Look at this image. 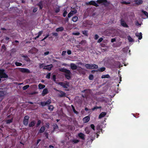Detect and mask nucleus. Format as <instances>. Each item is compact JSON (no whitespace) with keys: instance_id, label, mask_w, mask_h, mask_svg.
<instances>
[{"instance_id":"1","label":"nucleus","mask_w":148,"mask_h":148,"mask_svg":"<svg viewBox=\"0 0 148 148\" xmlns=\"http://www.w3.org/2000/svg\"><path fill=\"white\" fill-rule=\"evenodd\" d=\"M60 71L65 73L64 75L65 77L68 79H70L71 78V73L70 70L64 68H61L59 69Z\"/></svg>"},{"instance_id":"2","label":"nucleus","mask_w":148,"mask_h":148,"mask_svg":"<svg viewBox=\"0 0 148 148\" xmlns=\"http://www.w3.org/2000/svg\"><path fill=\"white\" fill-rule=\"evenodd\" d=\"M96 2L98 4H101L105 7H107L110 3V1L107 0H97Z\"/></svg>"},{"instance_id":"3","label":"nucleus","mask_w":148,"mask_h":148,"mask_svg":"<svg viewBox=\"0 0 148 148\" xmlns=\"http://www.w3.org/2000/svg\"><path fill=\"white\" fill-rule=\"evenodd\" d=\"M85 66L86 69H97L98 68V65L95 64H86Z\"/></svg>"},{"instance_id":"4","label":"nucleus","mask_w":148,"mask_h":148,"mask_svg":"<svg viewBox=\"0 0 148 148\" xmlns=\"http://www.w3.org/2000/svg\"><path fill=\"white\" fill-rule=\"evenodd\" d=\"M4 69H0V77L1 78H7L8 76V75L4 73Z\"/></svg>"},{"instance_id":"5","label":"nucleus","mask_w":148,"mask_h":148,"mask_svg":"<svg viewBox=\"0 0 148 148\" xmlns=\"http://www.w3.org/2000/svg\"><path fill=\"white\" fill-rule=\"evenodd\" d=\"M29 118V117L28 115H26L24 117L23 121V123L25 126H27L28 125Z\"/></svg>"},{"instance_id":"6","label":"nucleus","mask_w":148,"mask_h":148,"mask_svg":"<svg viewBox=\"0 0 148 148\" xmlns=\"http://www.w3.org/2000/svg\"><path fill=\"white\" fill-rule=\"evenodd\" d=\"M19 71L23 73H30L31 72L27 68H19Z\"/></svg>"},{"instance_id":"7","label":"nucleus","mask_w":148,"mask_h":148,"mask_svg":"<svg viewBox=\"0 0 148 148\" xmlns=\"http://www.w3.org/2000/svg\"><path fill=\"white\" fill-rule=\"evenodd\" d=\"M88 5H92L97 7L99 6V5L97 4L95 1H91L86 4Z\"/></svg>"},{"instance_id":"8","label":"nucleus","mask_w":148,"mask_h":148,"mask_svg":"<svg viewBox=\"0 0 148 148\" xmlns=\"http://www.w3.org/2000/svg\"><path fill=\"white\" fill-rule=\"evenodd\" d=\"M121 64L119 61H114L113 64L114 68H119L120 67Z\"/></svg>"},{"instance_id":"9","label":"nucleus","mask_w":148,"mask_h":148,"mask_svg":"<svg viewBox=\"0 0 148 148\" xmlns=\"http://www.w3.org/2000/svg\"><path fill=\"white\" fill-rule=\"evenodd\" d=\"M120 23L121 25L125 27L128 28L129 26L127 25L125 21L123 19H121L120 20Z\"/></svg>"},{"instance_id":"10","label":"nucleus","mask_w":148,"mask_h":148,"mask_svg":"<svg viewBox=\"0 0 148 148\" xmlns=\"http://www.w3.org/2000/svg\"><path fill=\"white\" fill-rule=\"evenodd\" d=\"M134 2L135 3L132 4L133 5H134L135 4L137 5H139L142 4L143 3L142 0H134Z\"/></svg>"},{"instance_id":"11","label":"nucleus","mask_w":148,"mask_h":148,"mask_svg":"<svg viewBox=\"0 0 148 148\" xmlns=\"http://www.w3.org/2000/svg\"><path fill=\"white\" fill-rule=\"evenodd\" d=\"M58 84L64 88L66 89L68 88L67 86H68V84L67 83H64L63 82H59L58 83Z\"/></svg>"},{"instance_id":"12","label":"nucleus","mask_w":148,"mask_h":148,"mask_svg":"<svg viewBox=\"0 0 148 148\" xmlns=\"http://www.w3.org/2000/svg\"><path fill=\"white\" fill-rule=\"evenodd\" d=\"M70 66L71 69L73 70H76L77 68V65L73 63H71Z\"/></svg>"},{"instance_id":"13","label":"nucleus","mask_w":148,"mask_h":148,"mask_svg":"<svg viewBox=\"0 0 148 148\" xmlns=\"http://www.w3.org/2000/svg\"><path fill=\"white\" fill-rule=\"evenodd\" d=\"M58 91L61 93V94L58 95L59 97H66V93L60 90H58Z\"/></svg>"},{"instance_id":"14","label":"nucleus","mask_w":148,"mask_h":148,"mask_svg":"<svg viewBox=\"0 0 148 148\" xmlns=\"http://www.w3.org/2000/svg\"><path fill=\"white\" fill-rule=\"evenodd\" d=\"M52 67V65L51 64L49 65H47V66H45L44 67L43 69H44L47 70L49 71H50Z\"/></svg>"},{"instance_id":"15","label":"nucleus","mask_w":148,"mask_h":148,"mask_svg":"<svg viewBox=\"0 0 148 148\" xmlns=\"http://www.w3.org/2000/svg\"><path fill=\"white\" fill-rule=\"evenodd\" d=\"M90 120V117L88 116H87L83 119V121L84 123H86L88 122Z\"/></svg>"},{"instance_id":"16","label":"nucleus","mask_w":148,"mask_h":148,"mask_svg":"<svg viewBox=\"0 0 148 148\" xmlns=\"http://www.w3.org/2000/svg\"><path fill=\"white\" fill-rule=\"evenodd\" d=\"M78 135L79 138L81 139L82 140H85V135L84 134L82 133H80L78 134Z\"/></svg>"},{"instance_id":"17","label":"nucleus","mask_w":148,"mask_h":148,"mask_svg":"<svg viewBox=\"0 0 148 148\" xmlns=\"http://www.w3.org/2000/svg\"><path fill=\"white\" fill-rule=\"evenodd\" d=\"M37 5L39 7L40 9L42 10L43 8V1H41L37 4Z\"/></svg>"},{"instance_id":"18","label":"nucleus","mask_w":148,"mask_h":148,"mask_svg":"<svg viewBox=\"0 0 148 148\" xmlns=\"http://www.w3.org/2000/svg\"><path fill=\"white\" fill-rule=\"evenodd\" d=\"M70 141L73 144H77L79 142L80 140L76 139H73L71 140Z\"/></svg>"},{"instance_id":"19","label":"nucleus","mask_w":148,"mask_h":148,"mask_svg":"<svg viewBox=\"0 0 148 148\" xmlns=\"http://www.w3.org/2000/svg\"><path fill=\"white\" fill-rule=\"evenodd\" d=\"M36 123V121L34 120L32 121L29 124V127H31L34 126Z\"/></svg>"},{"instance_id":"20","label":"nucleus","mask_w":148,"mask_h":148,"mask_svg":"<svg viewBox=\"0 0 148 148\" xmlns=\"http://www.w3.org/2000/svg\"><path fill=\"white\" fill-rule=\"evenodd\" d=\"M48 89L46 88L44 89L43 90L42 93V96H44L45 95L47 94L48 93Z\"/></svg>"},{"instance_id":"21","label":"nucleus","mask_w":148,"mask_h":148,"mask_svg":"<svg viewBox=\"0 0 148 148\" xmlns=\"http://www.w3.org/2000/svg\"><path fill=\"white\" fill-rule=\"evenodd\" d=\"M83 69L80 67H78V68L77 69V71L80 73H82L83 74L85 73V72L84 71H83L82 70Z\"/></svg>"},{"instance_id":"22","label":"nucleus","mask_w":148,"mask_h":148,"mask_svg":"<svg viewBox=\"0 0 148 148\" xmlns=\"http://www.w3.org/2000/svg\"><path fill=\"white\" fill-rule=\"evenodd\" d=\"M85 131L87 134H89L90 132V128L88 127H86L85 129Z\"/></svg>"},{"instance_id":"23","label":"nucleus","mask_w":148,"mask_h":148,"mask_svg":"<svg viewBox=\"0 0 148 148\" xmlns=\"http://www.w3.org/2000/svg\"><path fill=\"white\" fill-rule=\"evenodd\" d=\"M106 113L105 112H102L99 115V118L101 119L104 117L106 114Z\"/></svg>"},{"instance_id":"24","label":"nucleus","mask_w":148,"mask_h":148,"mask_svg":"<svg viewBox=\"0 0 148 148\" xmlns=\"http://www.w3.org/2000/svg\"><path fill=\"white\" fill-rule=\"evenodd\" d=\"M45 127L44 126L41 127L38 133H43L45 131Z\"/></svg>"},{"instance_id":"25","label":"nucleus","mask_w":148,"mask_h":148,"mask_svg":"<svg viewBox=\"0 0 148 148\" xmlns=\"http://www.w3.org/2000/svg\"><path fill=\"white\" fill-rule=\"evenodd\" d=\"M64 30V28L62 27H61L57 28L56 29V31L57 32H62Z\"/></svg>"},{"instance_id":"26","label":"nucleus","mask_w":148,"mask_h":148,"mask_svg":"<svg viewBox=\"0 0 148 148\" xmlns=\"http://www.w3.org/2000/svg\"><path fill=\"white\" fill-rule=\"evenodd\" d=\"M22 57L24 58V59L25 61L27 62L30 61V60L27 56L23 55L22 56Z\"/></svg>"},{"instance_id":"27","label":"nucleus","mask_w":148,"mask_h":148,"mask_svg":"<svg viewBox=\"0 0 148 148\" xmlns=\"http://www.w3.org/2000/svg\"><path fill=\"white\" fill-rule=\"evenodd\" d=\"M106 69V68L104 67H102L99 69H98L96 71H100V72H103Z\"/></svg>"},{"instance_id":"28","label":"nucleus","mask_w":148,"mask_h":148,"mask_svg":"<svg viewBox=\"0 0 148 148\" xmlns=\"http://www.w3.org/2000/svg\"><path fill=\"white\" fill-rule=\"evenodd\" d=\"M131 1L130 0H129L127 2H126L125 1H121V3L122 4H130L131 3Z\"/></svg>"},{"instance_id":"29","label":"nucleus","mask_w":148,"mask_h":148,"mask_svg":"<svg viewBox=\"0 0 148 148\" xmlns=\"http://www.w3.org/2000/svg\"><path fill=\"white\" fill-rule=\"evenodd\" d=\"M38 88L40 89H42L44 88L45 87V86L44 85L40 84L38 85Z\"/></svg>"},{"instance_id":"30","label":"nucleus","mask_w":148,"mask_h":148,"mask_svg":"<svg viewBox=\"0 0 148 148\" xmlns=\"http://www.w3.org/2000/svg\"><path fill=\"white\" fill-rule=\"evenodd\" d=\"M110 77V76L108 74H107L106 75H103L101 77V78L102 79L107 78H109Z\"/></svg>"},{"instance_id":"31","label":"nucleus","mask_w":148,"mask_h":148,"mask_svg":"<svg viewBox=\"0 0 148 148\" xmlns=\"http://www.w3.org/2000/svg\"><path fill=\"white\" fill-rule=\"evenodd\" d=\"M78 20V17L77 16H75L73 17L72 21L74 22H76Z\"/></svg>"},{"instance_id":"32","label":"nucleus","mask_w":148,"mask_h":148,"mask_svg":"<svg viewBox=\"0 0 148 148\" xmlns=\"http://www.w3.org/2000/svg\"><path fill=\"white\" fill-rule=\"evenodd\" d=\"M60 7L59 6H58L57 7H56V9L55 10V12L56 13H58L60 11Z\"/></svg>"},{"instance_id":"33","label":"nucleus","mask_w":148,"mask_h":148,"mask_svg":"<svg viewBox=\"0 0 148 148\" xmlns=\"http://www.w3.org/2000/svg\"><path fill=\"white\" fill-rule=\"evenodd\" d=\"M82 34L85 36H88V31L87 30H84L82 32Z\"/></svg>"},{"instance_id":"34","label":"nucleus","mask_w":148,"mask_h":148,"mask_svg":"<svg viewBox=\"0 0 148 148\" xmlns=\"http://www.w3.org/2000/svg\"><path fill=\"white\" fill-rule=\"evenodd\" d=\"M136 36H137L138 37V39H139L140 40H141L142 38V34L141 32H140L139 33V34L136 35Z\"/></svg>"},{"instance_id":"35","label":"nucleus","mask_w":148,"mask_h":148,"mask_svg":"<svg viewBox=\"0 0 148 148\" xmlns=\"http://www.w3.org/2000/svg\"><path fill=\"white\" fill-rule=\"evenodd\" d=\"M13 121V119H8L6 121V123L7 124H10L12 123Z\"/></svg>"},{"instance_id":"36","label":"nucleus","mask_w":148,"mask_h":148,"mask_svg":"<svg viewBox=\"0 0 148 148\" xmlns=\"http://www.w3.org/2000/svg\"><path fill=\"white\" fill-rule=\"evenodd\" d=\"M53 129L54 130L58 129V127L57 125L56 124H53Z\"/></svg>"},{"instance_id":"37","label":"nucleus","mask_w":148,"mask_h":148,"mask_svg":"<svg viewBox=\"0 0 148 148\" xmlns=\"http://www.w3.org/2000/svg\"><path fill=\"white\" fill-rule=\"evenodd\" d=\"M29 87V85H27L25 86H24L23 87V89L24 90H26Z\"/></svg>"},{"instance_id":"38","label":"nucleus","mask_w":148,"mask_h":148,"mask_svg":"<svg viewBox=\"0 0 148 148\" xmlns=\"http://www.w3.org/2000/svg\"><path fill=\"white\" fill-rule=\"evenodd\" d=\"M45 64L44 63L40 64V63L39 64V68L40 69L42 68L43 67H44L45 66Z\"/></svg>"},{"instance_id":"39","label":"nucleus","mask_w":148,"mask_h":148,"mask_svg":"<svg viewBox=\"0 0 148 148\" xmlns=\"http://www.w3.org/2000/svg\"><path fill=\"white\" fill-rule=\"evenodd\" d=\"M46 105L49 104L51 103V100L50 99H48L45 102Z\"/></svg>"},{"instance_id":"40","label":"nucleus","mask_w":148,"mask_h":148,"mask_svg":"<svg viewBox=\"0 0 148 148\" xmlns=\"http://www.w3.org/2000/svg\"><path fill=\"white\" fill-rule=\"evenodd\" d=\"M17 24L19 25H21L23 24V22L19 20H17Z\"/></svg>"},{"instance_id":"41","label":"nucleus","mask_w":148,"mask_h":148,"mask_svg":"<svg viewBox=\"0 0 148 148\" xmlns=\"http://www.w3.org/2000/svg\"><path fill=\"white\" fill-rule=\"evenodd\" d=\"M142 12L145 15V16L148 18V13L147 12L143 10L142 11Z\"/></svg>"},{"instance_id":"42","label":"nucleus","mask_w":148,"mask_h":148,"mask_svg":"<svg viewBox=\"0 0 148 148\" xmlns=\"http://www.w3.org/2000/svg\"><path fill=\"white\" fill-rule=\"evenodd\" d=\"M71 106H72V108L73 109V112H74V113L76 114H78V112L75 110V108L73 106V105H72Z\"/></svg>"},{"instance_id":"43","label":"nucleus","mask_w":148,"mask_h":148,"mask_svg":"<svg viewBox=\"0 0 148 148\" xmlns=\"http://www.w3.org/2000/svg\"><path fill=\"white\" fill-rule=\"evenodd\" d=\"M101 108V106L97 107V106H96L94 107V108H93L92 109V110L93 111H94L95 110H97V109H99V108Z\"/></svg>"},{"instance_id":"44","label":"nucleus","mask_w":148,"mask_h":148,"mask_svg":"<svg viewBox=\"0 0 148 148\" xmlns=\"http://www.w3.org/2000/svg\"><path fill=\"white\" fill-rule=\"evenodd\" d=\"M48 109L50 111H52L53 110V106L50 105L49 106Z\"/></svg>"},{"instance_id":"45","label":"nucleus","mask_w":148,"mask_h":148,"mask_svg":"<svg viewBox=\"0 0 148 148\" xmlns=\"http://www.w3.org/2000/svg\"><path fill=\"white\" fill-rule=\"evenodd\" d=\"M94 79L93 75L92 74H90L89 75V79L90 80H92Z\"/></svg>"},{"instance_id":"46","label":"nucleus","mask_w":148,"mask_h":148,"mask_svg":"<svg viewBox=\"0 0 148 148\" xmlns=\"http://www.w3.org/2000/svg\"><path fill=\"white\" fill-rule=\"evenodd\" d=\"M73 15V13L71 12H70L68 14V18H69Z\"/></svg>"},{"instance_id":"47","label":"nucleus","mask_w":148,"mask_h":148,"mask_svg":"<svg viewBox=\"0 0 148 148\" xmlns=\"http://www.w3.org/2000/svg\"><path fill=\"white\" fill-rule=\"evenodd\" d=\"M15 64L17 66H20L22 65V64L20 62H16L15 63Z\"/></svg>"},{"instance_id":"48","label":"nucleus","mask_w":148,"mask_h":148,"mask_svg":"<svg viewBox=\"0 0 148 148\" xmlns=\"http://www.w3.org/2000/svg\"><path fill=\"white\" fill-rule=\"evenodd\" d=\"M4 91H0V97L4 96Z\"/></svg>"},{"instance_id":"49","label":"nucleus","mask_w":148,"mask_h":148,"mask_svg":"<svg viewBox=\"0 0 148 148\" xmlns=\"http://www.w3.org/2000/svg\"><path fill=\"white\" fill-rule=\"evenodd\" d=\"M41 122V121L39 120L38 121L36 125V127H38L40 125Z\"/></svg>"},{"instance_id":"50","label":"nucleus","mask_w":148,"mask_h":148,"mask_svg":"<svg viewBox=\"0 0 148 148\" xmlns=\"http://www.w3.org/2000/svg\"><path fill=\"white\" fill-rule=\"evenodd\" d=\"M51 73H48L46 76V78L47 79H50V78Z\"/></svg>"},{"instance_id":"51","label":"nucleus","mask_w":148,"mask_h":148,"mask_svg":"<svg viewBox=\"0 0 148 148\" xmlns=\"http://www.w3.org/2000/svg\"><path fill=\"white\" fill-rule=\"evenodd\" d=\"M80 34V33L79 32H73L72 33V35H73L75 36H78Z\"/></svg>"},{"instance_id":"52","label":"nucleus","mask_w":148,"mask_h":148,"mask_svg":"<svg viewBox=\"0 0 148 148\" xmlns=\"http://www.w3.org/2000/svg\"><path fill=\"white\" fill-rule=\"evenodd\" d=\"M67 13V12L66 10H65L63 14V16L64 17H65Z\"/></svg>"},{"instance_id":"53","label":"nucleus","mask_w":148,"mask_h":148,"mask_svg":"<svg viewBox=\"0 0 148 148\" xmlns=\"http://www.w3.org/2000/svg\"><path fill=\"white\" fill-rule=\"evenodd\" d=\"M128 39L130 42H132L133 41V39L130 36L128 37Z\"/></svg>"},{"instance_id":"54","label":"nucleus","mask_w":148,"mask_h":148,"mask_svg":"<svg viewBox=\"0 0 148 148\" xmlns=\"http://www.w3.org/2000/svg\"><path fill=\"white\" fill-rule=\"evenodd\" d=\"M91 128L94 130H95V126L94 124H92L90 125Z\"/></svg>"},{"instance_id":"55","label":"nucleus","mask_w":148,"mask_h":148,"mask_svg":"<svg viewBox=\"0 0 148 148\" xmlns=\"http://www.w3.org/2000/svg\"><path fill=\"white\" fill-rule=\"evenodd\" d=\"M50 124L49 123H46V127H47L48 129L49 128Z\"/></svg>"},{"instance_id":"56","label":"nucleus","mask_w":148,"mask_h":148,"mask_svg":"<svg viewBox=\"0 0 148 148\" xmlns=\"http://www.w3.org/2000/svg\"><path fill=\"white\" fill-rule=\"evenodd\" d=\"M70 135V133L68 132H66L65 134V136L66 137H67V138H68L69 137V136Z\"/></svg>"},{"instance_id":"57","label":"nucleus","mask_w":148,"mask_h":148,"mask_svg":"<svg viewBox=\"0 0 148 148\" xmlns=\"http://www.w3.org/2000/svg\"><path fill=\"white\" fill-rule=\"evenodd\" d=\"M52 34L53 36L55 37H57L58 36V34L56 32L52 33Z\"/></svg>"},{"instance_id":"58","label":"nucleus","mask_w":148,"mask_h":148,"mask_svg":"<svg viewBox=\"0 0 148 148\" xmlns=\"http://www.w3.org/2000/svg\"><path fill=\"white\" fill-rule=\"evenodd\" d=\"M40 104L41 105V106H44L45 105H46V104H45V102H43L41 101L40 102Z\"/></svg>"},{"instance_id":"59","label":"nucleus","mask_w":148,"mask_h":148,"mask_svg":"<svg viewBox=\"0 0 148 148\" xmlns=\"http://www.w3.org/2000/svg\"><path fill=\"white\" fill-rule=\"evenodd\" d=\"M103 38H99L97 41V42L100 43L103 40Z\"/></svg>"},{"instance_id":"60","label":"nucleus","mask_w":148,"mask_h":148,"mask_svg":"<svg viewBox=\"0 0 148 148\" xmlns=\"http://www.w3.org/2000/svg\"><path fill=\"white\" fill-rule=\"evenodd\" d=\"M52 79L53 81H56V76L55 75H53L52 76Z\"/></svg>"},{"instance_id":"61","label":"nucleus","mask_w":148,"mask_h":148,"mask_svg":"<svg viewBox=\"0 0 148 148\" xmlns=\"http://www.w3.org/2000/svg\"><path fill=\"white\" fill-rule=\"evenodd\" d=\"M99 38V36L97 34H95L94 37V39L95 40H96Z\"/></svg>"},{"instance_id":"62","label":"nucleus","mask_w":148,"mask_h":148,"mask_svg":"<svg viewBox=\"0 0 148 148\" xmlns=\"http://www.w3.org/2000/svg\"><path fill=\"white\" fill-rule=\"evenodd\" d=\"M45 136L46 137V138H48L49 137V134L47 132H45Z\"/></svg>"},{"instance_id":"63","label":"nucleus","mask_w":148,"mask_h":148,"mask_svg":"<svg viewBox=\"0 0 148 148\" xmlns=\"http://www.w3.org/2000/svg\"><path fill=\"white\" fill-rule=\"evenodd\" d=\"M42 33H43L42 31H40L38 32V35L39 36H40L42 35Z\"/></svg>"},{"instance_id":"64","label":"nucleus","mask_w":148,"mask_h":148,"mask_svg":"<svg viewBox=\"0 0 148 148\" xmlns=\"http://www.w3.org/2000/svg\"><path fill=\"white\" fill-rule=\"evenodd\" d=\"M1 49H4L5 50H6V48L5 45H3L1 46Z\"/></svg>"}]
</instances>
